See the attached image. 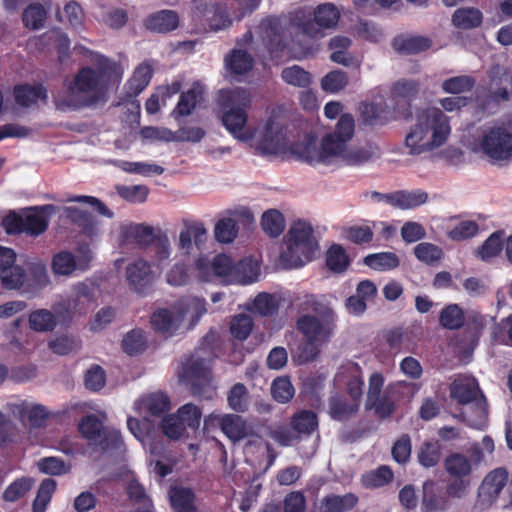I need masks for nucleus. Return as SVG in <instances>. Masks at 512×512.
<instances>
[{
    "instance_id": "obj_1",
    "label": "nucleus",
    "mask_w": 512,
    "mask_h": 512,
    "mask_svg": "<svg viewBox=\"0 0 512 512\" xmlns=\"http://www.w3.org/2000/svg\"><path fill=\"white\" fill-rule=\"evenodd\" d=\"M219 100L223 109L222 123L229 133L241 142L253 141V147L261 155H277L285 152L290 140L286 129V118L280 107L273 108L259 134L247 125L246 110L252 104L251 93L243 88L222 90Z\"/></svg>"
},
{
    "instance_id": "obj_2",
    "label": "nucleus",
    "mask_w": 512,
    "mask_h": 512,
    "mask_svg": "<svg viewBox=\"0 0 512 512\" xmlns=\"http://www.w3.org/2000/svg\"><path fill=\"white\" fill-rule=\"evenodd\" d=\"M340 12L338 8L325 3L314 10V17L305 9H298L283 16H270L262 19L256 34L261 44L256 43V49L266 47L270 51L282 50L289 42H295L297 37L309 39L323 37V30L338 23Z\"/></svg>"
},
{
    "instance_id": "obj_3",
    "label": "nucleus",
    "mask_w": 512,
    "mask_h": 512,
    "mask_svg": "<svg viewBox=\"0 0 512 512\" xmlns=\"http://www.w3.org/2000/svg\"><path fill=\"white\" fill-rule=\"evenodd\" d=\"M355 123L351 114H342L335 130L326 134L319 145L307 144L300 152L303 161L314 167L335 170L343 165L359 166L380 157L377 145L367 143L363 146H351Z\"/></svg>"
},
{
    "instance_id": "obj_4",
    "label": "nucleus",
    "mask_w": 512,
    "mask_h": 512,
    "mask_svg": "<svg viewBox=\"0 0 512 512\" xmlns=\"http://www.w3.org/2000/svg\"><path fill=\"white\" fill-rule=\"evenodd\" d=\"M121 74L115 61L95 54L92 65L81 68L64 81V90L55 96V105L62 111L92 106L104 98L109 86Z\"/></svg>"
},
{
    "instance_id": "obj_5",
    "label": "nucleus",
    "mask_w": 512,
    "mask_h": 512,
    "mask_svg": "<svg viewBox=\"0 0 512 512\" xmlns=\"http://www.w3.org/2000/svg\"><path fill=\"white\" fill-rule=\"evenodd\" d=\"M450 134V118L439 108H428L417 115L405 137V146L411 155L432 152L442 147Z\"/></svg>"
},
{
    "instance_id": "obj_6",
    "label": "nucleus",
    "mask_w": 512,
    "mask_h": 512,
    "mask_svg": "<svg viewBox=\"0 0 512 512\" xmlns=\"http://www.w3.org/2000/svg\"><path fill=\"white\" fill-rule=\"evenodd\" d=\"M467 145L491 165L503 167L512 161V129L503 123L480 127Z\"/></svg>"
},
{
    "instance_id": "obj_7",
    "label": "nucleus",
    "mask_w": 512,
    "mask_h": 512,
    "mask_svg": "<svg viewBox=\"0 0 512 512\" xmlns=\"http://www.w3.org/2000/svg\"><path fill=\"white\" fill-rule=\"evenodd\" d=\"M285 249L280 255L281 264L297 269L311 262L319 250V243L312 225L302 219L291 223L285 237Z\"/></svg>"
},
{
    "instance_id": "obj_8",
    "label": "nucleus",
    "mask_w": 512,
    "mask_h": 512,
    "mask_svg": "<svg viewBox=\"0 0 512 512\" xmlns=\"http://www.w3.org/2000/svg\"><path fill=\"white\" fill-rule=\"evenodd\" d=\"M337 315L334 310H323L321 314L300 315L297 319V329L307 340L300 355L301 362H310L319 355L318 345L327 343L334 335Z\"/></svg>"
},
{
    "instance_id": "obj_9",
    "label": "nucleus",
    "mask_w": 512,
    "mask_h": 512,
    "mask_svg": "<svg viewBox=\"0 0 512 512\" xmlns=\"http://www.w3.org/2000/svg\"><path fill=\"white\" fill-rule=\"evenodd\" d=\"M153 267L158 275L163 274L166 283L182 287L190 283L191 268L189 258L174 254L167 235L159 237L152 248Z\"/></svg>"
},
{
    "instance_id": "obj_10",
    "label": "nucleus",
    "mask_w": 512,
    "mask_h": 512,
    "mask_svg": "<svg viewBox=\"0 0 512 512\" xmlns=\"http://www.w3.org/2000/svg\"><path fill=\"white\" fill-rule=\"evenodd\" d=\"M450 396L460 404H473L476 419H467L469 426L482 429L487 417V401L474 377L459 375L450 385Z\"/></svg>"
},
{
    "instance_id": "obj_11",
    "label": "nucleus",
    "mask_w": 512,
    "mask_h": 512,
    "mask_svg": "<svg viewBox=\"0 0 512 512\" xmlns=\"http://www.w3.org/2000/svg\"><path fill=\"white\" fill-rule=\"evenodd\" d=\"M385 378L380 372H373L368 379L365 401L366 409H373L381 418H388L395 411L396 392L401 383L384 386Z\"/></svg>"
},
{
    "instance_id": "obj_12",
    "label": "nucleus",
    "mask_w": 512,
    "mask_h": 512,
    "mask_svg": "<svg viewBox=\"0 0 512 512\" xmlns=\"http://www.w3.org/2000/svg\"><path fill=\"white\" fill-rule=\"evenodd\" d=\"M55 212L52 205L37 207L23 214L10 213L3 220V225L9 234L26 233L38 236L48 227L49 217Z\"/></svg>"
},
{
    "instance_id": "obj_13",
    "label": "nucleus",
    "mask_w": 512,
    "mask_h": 512,
    "mask_svg": "<svg viewBox=\"0 0 512 512\" xmlns=\"http://www.w3.org/2000/svg\"><path fill=\"white\" fill-rule=\"evenodd\" d=\"M258 27L259 24L253 30H249L241 39L238 40L237 47L225 56V68L230 75L242 76L247 74L253 68V58L247 51L241 48L242 46L249 45L250 49L255 52L268 51L269 53H275L280 51H270L263 46L259 50L256 49V43L261 44V41L256 34Z\"/></svg>"
},
{
    "instance_id": "obj_14",
    "label": "nucleus",
    "mask_w": 512,
    "mask_h": 512,
    "mask_svg": "<svg viewBox=\"0 0 512 512\" xmlns=\"http://www.w3.org/2000/svg\"><path fill=\"white\" fill-rule=\"evenodd\" d=\"M210 365V353L199 349L182 365L179 379L191 387L193 394H200L201 389L211 381Z\"/></svg>"
},
{
    "instance_id": "obj_15",
    "label": "nucleus",
    "mask_w": 512,
    "mask_h": 512,
    "mask_svg": "<svg viewBox=\"0 0 512 512\" xmlns=\"http://www.w3.org/2000/svg\"><path fill=\"white\" fill-rule=\"evenodd\" d=\"M93 258L88 245H79L76 254L67 250L56 253L51 261V269L56 276L73 277L90 269Z\"/></svg>"
},
{
    "instance_id": "obj_16",
    "label": "nucleus",
    "mask_w": 512,
    "mask_h": 512,
    "mask_svg": "<svg viewBox=\"0 0 512 512\" xmlns=\"http://www.w3.org/2000/svg\"><path fill=\"white\" fill-rule=\"evenodd\" d=\"M158 275L151 262L144 258L131 261L125 270V277L130 289L136 293H144L154 282Z\"/></svg>"
},
{
    "instance_id": "obj_17",
    "label": "nucleus",
    "mask_w": 512,
    "mask_h": 512,
    "mask_svg": "<svg viewBox=\"0 0 512 512\" xmlns=\"http://www.w3.org/2000/svg\"><path fill=\"white\" fill-rule=\"evenodd\" d=\"M0 279L9 290L20 289L26 281L25 270L17 263L16 253L3 246H0Z\"/></svg>"
},
{
    "instance_id": "obj_18",
    "label": "nucleus",
    "mask_w": 512,
    "mask_h": 512,
    "mask_svg": "<svg viewBox=\"0 0 512 512\" xmlns=\"http://www.w3.org/2000/svg\"><path fill=\"white\" fill-rule=\"evenodd\" d=\"M507 481L508 472L503 468H497L488 473L479 487L476 507L482 510L491 506L506 486Z\"/></svg>"
},
{
    "instance_id": "obj_19",
    "label": "nucleus",
    "mask_w": 512,
    "mask_h": 512,
    "mask_svg": "<svg viewBox=\"0 0 512 512\" xmlns=\"http://www.w3.org/2000/svg\"><path fill=\"white\" fill-rule=\"evenodd\" d=\"M194 19L201 24H208L214 31H220L231 25L226 9L221 5L198 2L192 10Z\"/></svg>"
},
{
    "instance_id": "obj_20",
    "label": "nucleus",
    "mask_w": 512,
    "mask_h": 512,
    "mask_svg": "<svg viewBox=\"0 0 512 512\" xmlns=\"http://www.w3.org/2000/svg\"><path fill=\"white\" fill-rule=\"evenodd\" d=\"M207 229L201 222L185 223L179 233L176 255L189 258L193 246L200 248L207 240Z\"/></svg>"
},
{
    "instance_id": "obj_21",
    "label": "nucleus",
    "mask_w": 512,
    "mask_h": 512,
    "mask_svg": "<svg viewBox=\"0 0 512 512\" xmlns=\"http://www.w3.org/2000/svg\"><path fill=\"white\" fill-rule=\"evenodd\" d=\"M361 368L354 362H347L341 365L335 375V382L338 385H346L351 400L358 403L363 394V381Z\"/></svg>"
},
{
    "instance_id": "obj_22",
    "label": "nucleus",
    "mask_w": 512,
    "mask_h": 512,
    "mask_svg": "<svg viewBox=\"0 0 512 512\" xmlns=\"http://www.w3.org/2000/svg\"><path fill=\"white\" fill-rule=\"evenodd\" d=\"M173 307L177 318H181V328L187 329L194 327L207 311L205 300L199 297L183 298Z\"/></svg>"
},
{
    "instance_id": "obj_23",
    "label": "nucleus",
    "mask_w": 512,
    "mask_h": 512,
    "mask_svg": "<svg viewBox=\"0 0 512 512\" xmlns=\"http://www.w3.org/2000/svg\"><path fill=\"white\" fill-rule=\"evenodd\" d=\"M134 407L139 414L161 416L170 410V398L164 392H152L140 397Z\"/></svg>"
},
{
    "instance_id": "obj_24",
    "label": "nucleus",
    "mask_w": 512,
    "mask_h": 512,
    "mask_svg": "<svg viewBox=\"0 0 512 512\" xmlns=\"http://www.w3.org/2000/svg\"><path fill=\"white\" fill-rule=\"evenodd\" d=\"M352 45L350 38L345 36H334L329 41L331 50L330 60L345 67L360 66V61L348 50Z\"/></svg>"
},
{
    "instance_id": "obj_25",
    "label": "nucleus",
    "mask_w": 512,
    "mask_h": 512,
    "mask_svg": "<svg viewBox=\"0 0 512 512\" xmlns=\"http://www.w3.org/2000/svg\"><path fill=\"white\" fill-rule=\"evenodd\" d=\"M222 432L233 442L240 441L252 435V427L244 418L235 414H226L221 418Z\"/></svg>"
},
{
    "instance_id": "obj_26",
    "label": "nucleus",
    "mask_w": 512,
    "mask_h": 512,
    "mask_svg": "<svg viewBox=\"0 0 512 512\" xmlns=\"http://www.w3.org/2000/svg\"><path fill=\"white\" fill-rule=\"evenodd\" d=\"M179 26V16L173 10H161L145 20V27L156 33H168Z\"/></svg>"
},
{
    "instance_id": "obj_27",
    "label": "nucleus",
    "mask_w": 512,
    "mask_h": 512,
    "mask_svg": "<svg viewBox=\"0 0 512 512\" xmlns=\"http://www.w3.org/2000/svg\"><path fill=\"white\" fill-rule=\"evenodd\" d=\"M59 318L53 308L51 310L41 308L29 313L28 324L36 332H49L53 331L61 322Z\"/></svg>"
},
{
    "instance_id": "obj_28",
    "label": "nucleus",
    "mask_w": 512,
    "mask_h": 512,
    "mask_svg": "<svg viewBox=\"0 0 512 512\" xmlns=\"http://www.w3.org/2000/svg\"><path fill=\"white\" fill-rule=\"evenodd\" d=\"M260 276V266L256 260L245 258L238 263L234 262L233 284L247 285L256 282Z\"/></svg>"
},
{
    "instance_id": "obj_29",
    "label": "nucleus",
    "mask_w": 512,
    "mask_h": 512,
    "mask_svg": "<svg viewBox=\"0 0 512 512\" xmlns=\"http://www.w3.org/2000/svg\"><path fill=\"white\" fill-rule=\"evenodd\" d=\"M151 325L158 332L173 334L181 328V318H177L174 307L159 309L153 313Z\"/></svg>"
},
{
    "instance_id": "obj_30",
    "label": "nucleus",
    "mask_w": 512,
    "mask_h": 512,
    "mask_svg": "<svg viewBox=\"0 0 512 512\" xmlns=\"http://www.w3.org/2000/svg\"><path fill=\"white\" fill-rule=\"evenodd\" d=\"M357 501V497L352 493L343 496L328 495L320 501L316 512H346L351 510Z\"/></svg>"
},
{
    "instance_id": "obj_31",
    "label": "nucleus",
    "mask_w": 512,
    "mask_h": 512,
    "mask_svg": "<svg viewBox=\"0 0 512 512\" xmlns=\"http://www.w3.org/2000/svg\"><path fill=\"white\" fill-rule=\"evenodd\" d=\"M28 270L31 278L26 276V281L23 286V292L28 293L34 290L41 289L49 283V276L47 273L46 265L41 260H34L28 263Z\"/></svg>"
},
{
    "instance_id": "obj_32",
    "label": "nucleus",
    "mask_w": 512,
    "mask_h": 512,
    "mask_svg": "<svg viewBox=\"0 0 512 512\" xmlns=\"http://www.w3.org/2000/svg\"><path fill=\"white\" fill-rule=\"evenodd\" d=\"M152 74L153 69L149 63L143 62L139 64L127 83L128 96L136 97L140 94L150 83Z\"/></svg>"
},
{
    "instance_id": "obj_33",
    "label": "nucleus",
    "mask_w": 512,
    "mask_h": 512,
    "mask_svg": "<svg viewBox=\"0 0 512 512\" xmlns=\"http://www.w3.org/2000/svg\"><path fill=\"white\" fill-rule=\"evenodd\" d=\"M15 101L22 107H28L35 104L38 100L47 99V90L40 84L20 85L14 89Z\"/></svg>"
},
{
    "instance_id": "obj_34",
    "label": "nucleus",
    "mask_w": 512,
    "mask_h": 512,
    "mask_svg": "<svg viewBox=\"0 0 512 512\" xmlns=\"http://www.w3.org/2000/svg\"><path fill=\"white\" fill-rule=\"evenodd\" d=\"M169 497L175 512H197L195 496L191 489L174 487L170 490Z\"/></svg>"
},
{
    "instance_id": "obj_35",
    "label": "nucleus",
    "mask_w": 512,
    "mask_h": 512,
    "mask_svg": "<svg viewBox=\"0 0 512 512\" xmlns=\"http://www.w3.org/2000/svg\"><path fill=\"white\" fill-rule=\"evenodd\" d=\"M446 472L454 478H468L472 472L471 460L461 454L452 453L444 461Z\"/></svg>"
},
{
    "instance_id": "obj_36",
    "label": "nucleus",
    "mask_w": 512,
    "mask_h": 512,
    "mask_svg": "<svg viewBox=\"0 0 512 512\" xmlns=\"http://www.w3.org/2000/svg\"><path fill=\"white\" fill-rule=\"evenodd\" d=\"M201 95L202 88L199 85H194L192 88L182 93L172 115L176 119L190 115L201 99Z\"/></svg>"
},
{
    "instance_id": "obj_37",
    "label": "nucleus",
    "mask_w": 512,
    "mask_h": 512,
    "mask_svg": "<svg viewBox=\"0 0 512 512\" xmlns=\"http://www.w3.org/2000/svg\"><path fill=\"white\" fill-rule=\"evenodd\" d=\"M261 227L269 237L276 238L286 227L285 217L277 209H268L261 216Z\"/></svg>"
},
{
    "instance_id": "obj_38",
    "label": "nucleus",
    "mask_w": 512,
    "mask_h": 512,
    "mask_svg": "<svg viewBox=\"0 0 512 512\" xmlns=\"http://www.w3.org/2000/svg\"><path fill=\"white\" fill-rule=\"evenodd\" d=\"M428 201V194L423 190L396 191L395 208L401 210L415 209Z\"/></svg>"
},
{
    "instance_id": "obj_39",
    "label": "nucleus",
    "mask_w": 512,
    "mask_h": 512,
    "mask_svg": "<svg viewBox=\"0 0 512 512\" xmlns=\"http://www.w3.org/2000/svg\"><path fill=\"white\" fill-rule=\"evenodd\" d=\"M430 46V40L421 36H399L393 41L395 50L405 54L419 53L428 49Z\"/></svg>"
},
{
    "instance_id": "obj_40",
    "label": "nucleus",
    "mask_w": 512,
    "mask_h": 512,
    "mask_svg": "<svg viewBox=\"0 0 512 512\" xmlns=\"http://www.w3.org/2000/svg\"><path fill=\"white\" fill-rule=\"evenodd\" d=\"M359 404L350 401L348 402L342 396L334 395L329 399V414L335 420H344L357 412Z\"/></svg>"
},
{
    "instance_id": "obj_41",
    "label": "nucleus",
    "mask_w": 512,
    "mask_h": 512,
    "mask_svg": "<svg viewBox=\"0 0 512 512\" xmlns=\"http://www.w3.org/2000/svg\"><path fill=\"white\" fill-rule=\"evenodd\" d=\"M290 424L298 436L310 435L317 429L318 419L314 412L302 410L293 415Z\"/></svg>"
},
{
    "instance_id": "obj_42",
    "label": "nucleus",
    "mask_w": 512,
    "mask_h": 512,
    "mask_svg": "<svg viewBox=\"0 0 512 512\" xmlns=\"http://www.w3.org/2000/svg\"><path fill=\"white\" fill-rule=\"evenodd\" d=\"M364 263L374 270L388 271L397 268L400 260L393 252H380L367 255Z\"/></svg>"
},
{
    "instance_id": "obj_43",
    "label": "nucleus",
    "mask_w": 512,
    "mask_h": 512,
    "mask_svg": "<svg viewBox=\"0 0 512 512\" xmlns=\"http://www.w3.org/2000/svg\"><path fill=\"white\" fill-rule=\"evenodd\" d=\"M281 79L288 85L303 89L312 83L311 74L298 65L284 68L281 72Z\"/></svg>"
},
{
    "instance_id": "obj_44",
    "label": "nucleus",
    "mask_w": 512,
    "mask_h": 512,
    "mask_svg": "<svg viewBox=\"0 0 512 512\" xmlns=\"http://www.w3.org/2000/svg\"><path fill=\"white\" fill-rule=\"evenodd\" d=\"M452 22L458 28L472 29L481 24L482 13L473 7L459 8L454 12Z\"/></svg>"
},
{
    "instance_id": "obj_45",
    "label": "nucleus",
    "mask_w": 512,
    "mask_h": 512,
    "mask_svg": "<svg viewBox=\"0 0 512 512\" xmlns=\"http://www.w3.org/2000/svg\"><path fill=\"white\" fill-rule=\"evenodd\" d=\"M105 428L102 421L96 415H87L79 423L81 435L87 439L91 445L98 444L101 434Z\"/></svg>"
},
{
    "instance_id": "obj_46",
    "label": "nucleus",
    "mask_w": 512,
    "mask_h": 512,
    "mask_svg": "<svg viewBox=\"0 0 512 512\" xmlns=\"http://www.w3.org/2000/svg\"><path fill=\"white\" fill-rule=\"evenodd\" d=\"M83 301L72 294L53 304V310L60 317L61 322L70 320L75 314L80 313L83 309Z\"/></svg>"
},
{
    "instance_id": "obj_47",
    "label": "nucleus",
    "mask_w": 512,
    "mask_h": 512,
    "mask_svg": "<svg viewBox=\"0 0 512 512\" xmlns=\"http://www.w3.org/2000/svg\"><path fill=\"white\" fill-rule=\"evenodd\" d=\"M475 79L470 75H459L445 79L441 89L447 94H462L472 91L475 86Z\"/></svg>"
},
{
    "instance_id": "obj_48",
    "label": "nucleus",
    "mask_w": 512,
    "mask_h": 512,
    "mask_svg": "<svg viewBox=\"0 0 512 512\" xmlns=\"http://www.w3.org/2000/svg\"><path fill=\"white\" fill-rule=\"evenodd\" d=\"M464 322V312L457 304L446 306L439 315V323L446 329H459L463 326Z\"/></svg>"
},
{
    "instance_id": "obj_49",
    "label": "nucleus",
    "mask_w": 512,
    "mask_h": 512,
    "mask_svg": "<svg viewBox=\"0 0 512 512\" xmlns=\"http://www.w3.org/2000/svg\"><path fill=\"white\" fill-rule=\"evenodd\" d=\"M227 401L230 409L238 413H244L249 407V393L242 383H236L230 389L227 395Z\"/></svg>"
},
{
    "instance_id": "obj_50",
    "label": "nucleus",
    "mask_w": 512,
    "mask_h": 512,
    "mask_svg": "<svg viewBox=\"0 0 512 512\" xmlns=\"http://www.w3.org/2000/svg\"><path fill=\"white\" fill-rule=\"evenodd\" d=\"M503 233L494 232L492 233L485 242L477 248L476 256L482 261H489L490 259L497 256L503 249Z\"/></svg>"
},
{
    "instance_id": "obj_51",
    "label": "nucleus",
    "mask_w": 512,
    "mask_h": 512,
    "mask_svg": "<svg viewBox=\"0 0 512 512\" xmlns=\"http://www.w3.org/2000/svg\"><path fill=\"white\" fill-rule=\"evenodd\" d=\"M434 485L433 481H426L423 484L422 512H440L446 508L444 498L434 494Z\"/></svg>"
},
{
    "instance_id": "obj_52",
    "label": "nucleus",
    "mask_w": 512,
    "mask_h": 512,
    "mask_svg": "<svg viewBox=\"0 0 512 512\" xmlns=\"http://www.w3.org/2000/svg\"><path fill=\"white\" fill-rule=\"evenodd\" d=\"M415 257L422 263L432 265L443 258V250L429 242H421L414 247Z\"/></svg>"
},
{
    "instance_id": "obj_53",
    "label": "nucleus",
    "mask_w": 512,
    "mask_h": 512,
    "mask_svg": "<svg viewBox=\"0 0 512 512\" xmlns=\"http://www.w3.org/2000/svg\"><path fill=\"white\" fill-rule=\"evenodd\" d=\"M117 166L127 173L142 176L161 175L164 172L162 166L145 162L118 161Z\"/></svg>"
},
{
    "instance_id": "obj_54",
    "label": "nucleus",
    "mask_w": 512,
    "mask_h": 512,
    "mask_svg": "<svg viewBox=\"0 0 512 512\" xmlns=\"http://www.w3.org/2000/svg\"><path fill=\"white\" fill-rule=\"evenodd\" d=\"M299 314H310L315 315L321 314L323 310H333L331 307L321 304L314 295L311 294H299L294 301Z\"/></svg>"
},
{
    "instance_id": "obj_55",
    "label": "nucleus",
    "mask_w": 512,
    "mask_h": 512,
    "mask_svg": "<svg viewBox=\"0 0 512 512\" xmlns=\"http://www.w3.org/2000/svg\"><path fill=\"white\" fill-rule=\"evenodd\" d=\"M419 463L430 468L435 466L441 458V445L437 441H429L422 444L418 452Z\"/></svg>"
},
{
    "instance_id": "obj_56",
    "label": "nucleus",
    "mask_w": 512,
    "mask_h": 512,
    "mask_svg": "<svg viewBox=\"0 0 512 512\" xmlns=\"http://www.w3.org/2000/svg\"><path fill=\"white\" fill-rule=\"evenodd\" d=\"M63 214L66 218L88 232H92L96 225L94 217L84 209L74 206L65 207Z\"/></svg>"
},
{
    "instance_id": "obj_57",
    "label": "nucleus",
    "mask_w": 512,
    "mask_h": 512,
    "mask_svg": "<svg viewBox=\"0 0 512 512\" xmlns=\"http://www.w3.org/2000/svg\"><path fill=\"white\" fill-rule=\"evenodd\" d=\"M348 85V75L342 70H333L321 79V88L328 93H337Z\"/></svg>"
},
{
    "instance_id": "obj_58",
    "label": "nucleus",
    "mask_w": 512,
    "mask_h": 512,
    "mask_svg": "<svg viewBox=\"0 0 512 512\" xmlns=\"http://www.w3.org/2000/svg\"><path fill=\"white\" fill-rule=\"evenodd\" d=\"M176 413L186 428L191 430L199 428L202 419V411L195 404L187 403L181 406Z\"/></svg>"
},
{
    "instance_id": "obj_59",
    "label": "nucleus",
    "mask_w": 512,
    "mask_h": 512,
    "mask_svg": "<svg viewBox=\"0 0 512 512\" xmlns=\"http://www.w3.org/2000/svg\"><path fill=\"white\" fill-rule=\"evenodd\" d=\"M214 261V274L216 278L222 280L226 284H233L232 276L234 269V261L232 258L225 254H219L213 257Z\"/></svg>"
},
{
    "instance_id": "obj_60",
    "label": "nucleus",
    "mask_w": 512,
    "mask_h": 512,
    "mask_svg": "<svg viewBox=\"0 0 512 512\" xmlns=\"http://www.w3.org/2000/svg\"><path fill=\"white\" fill-rule=\"evenodd\" d=\"M215 238L220 243H231L238 234V227L233 218L219 220L214 229Z\"/></svg>"
},
{
    "instance_id": "obj_61",
    "label": "nucleus",
    "mask_w": 512,
    "mask_h": 512,
    "mask_svg": "<svg viewBox=\"0 0 512 512\" xmlns=\"http://www.w3.org/2000/svg\"><path fill=\"white\" fill-rule=\"evenodd\" d=\"M294 387L287 377H278L272 382L271 395L279 403H287L294 396Z\"/></svg>"
},
{
    "instance_id": "obj_62",
    "label": "nucleus",
    "mask_w": 512,
    "mask_h": 512,
    "mask_svg": "<svg viewBox=\"0 0 512 512\" xmlns=\"http://www.w3.org/2000/svg\"><path fill=\"white\" fill-rule=\"evenodd\" d=\"M161 428L163 434L172 440H178L183 437L187 429L177 413L170 414L163 418Z\"/></svg>"
},
{
    "instance_id": "obj_63",
    "label": "nucleus",
    "mask_w": 512,
    "mask_h": 512,
    "mask_svg": "<svg viewBox=\"0 0 512 512\" xmlns=\"http://www.w3.org/2000/svg\"><path fill=\"white\" fill-rule=\"evenodd\" d=\"M146 345L144 332L134 329L128 332L122 340V348L129 355H135L143 351Z\"/></svg>"
},
{
    "instance_id": "obj_64",
    "label": "nucleus",
    "mask_w": 512,
    "mask_h": 512,
    "mask_svg": "<svg viewBox=\"0 0 512 512\" xmlns=\"http://www.w3.org/2000/svg\"><path fill=\"white\" fill-rule=\"evenodd\" d=\"M56 489V482L53 479H45L42 481L37 496L34 500V512H44L51 500L52 494Z\"/></svg>"
}]
</instances>
